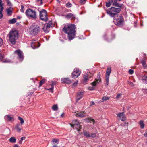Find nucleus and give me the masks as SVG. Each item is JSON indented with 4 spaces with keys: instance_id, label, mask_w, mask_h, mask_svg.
<instances>
[{
    "instance_id": "obj_1",
    "label": "nucleus",
    "mask_w": 147,
    "mask_h": 147,
    "mask_svg": "<svg viewBox=\"0 0 147 147\" xmlns=\"http://www.w3.org/2000/svg\"><path fill=\"white\" fill-rule=\"evenodd\" d=\"M76 28V26L73 24H70L65 26L62 29V30L67 34V37L69 40H72L75 37Z\"/></svg>"
},
{
    "instance_id": "obj_2",
    "label": "nucleus",
    "mask_w": 147,
    "mask_h": 147,
    "mask_svg": "<svg viewBox=\"0 0 147 147\" xmlns=\"http://www.w3.org/2000/svg\"><path fill=\"white\" fill-rule=\"evenodd\" d=\"M18 32L16 30L11 31L8 35L9 38V42L13 45H15L16 42V40L18 38Z\"/></svg>"
},
{
    "instance_id": "obj_3",
    "label": "nucleus",
    "mask_w": 147,
    "mask_h": 147,
    "mask_svg": "<svg viewBox=\"0 0 147 147\" xmlns=\"http://www.w3.org/2000/svg\"><path fill=\"white\" fill-rule=\"evenodd\" d=\"M31 33L34 35H36L40 31V28L37 25L34 24L32 25L31 27Z\"/></svg>"
},
{
    "instance_id": "obj_4",
    "label": "nucleus",
    "mask_w": 147,
    "mask_h": 147,
    "mask_svg": "<svg viewBox=\"0 0 147 147\" xmlns=\"http://www.w3.org/2000/svg\"><path fill=\"white\" fill-rule=\"evenodd\" d=\"M26 14L27 17L34 19L37 18V14L35 11L31 9H28L26 11Z\"/></svg>"
},
{
    "instance_id": "obj_5",
    "label": "nucleus",
    "mask_w": 147,
    "mask_h": 147,
    "mask_svg": "<svg viewBox=\"0 0 147 147\" xmlns=\"http://www.w3.org/2000/svg\"><path fill=\"white\" fill-rule=\"evenodd\" d=\"M38 10L39 12V17L40 19L42 21H46L48 20V18L47 16V11L45 9H42L41 10H39L38 9Z\"/></svg>"
},
{
    "instance_id": "obj_6",
    "label": "nucleus",
    "mask_w": 147,
    "mask_h": 147,
    "mask_svg": "<svg viewBox=\"0 0 147 147\" xmlns=\"http://www.w3.org/2000/svg\"><path fill=\"white\" fill-rule=\"evenodd\" d=\"M115 23L117 26H122L124 22V18L122 16H120L116 20L114 21Z\"/></svg>"
},
{
    "instance_id": "obj_7",
    "label": "nucleus",
    "mask_w": 147,
    "mask_h": 147,
    "mask_svg": "<svg viewBox=\"0 0 147 147\" xmlns=\"http://www.w3.org/2000/svg\"><path fill=\"white\" fill-rule=\"evenodd\" d=\"M111 72V67H108L107 69L106 72L105 74L106 84L107 85L109 84V81L110 75Z\"/></svg>"
},
{
    "instance_id": "obj_8",
    "label": "nucleus",
    "mask_w": 147,
    "mask_h": 147,
    "mask_svg": "<svg viewBox=\"0 0 147 147\" xmlns=\"http://www.w3.org/2000/svg\"><path fill=\"white\" fill-rule=\"evenodd\" d=\"M81 73V71L77 68L75 69L72 73V76L73 78H76L78 77Z\"/></svg>"
},
{
    "instance_id": "obj_9",
    "label": "nucleus",
    "mask_w": 147,
    "mask_h": 147,
    "mask_svg": "<svg viewBox=\"0 0 147 147\" xmlns=\"http://www.w3.org/2000/svg\"><path fill=\"white\" fill-rule=\"evenodd\" d=\"M97 77L98 78V79H95L94 81L91 83V84L93 86H96L97 83H99L101 81V78H100V73H99L97 75Z\"/></svg>"
},
{
    "instance_id": "obj_10",
    "label": "nucleus",
    "mask_w": 147,
    "mask_h": 147,
    "mask_svg": "<svg viewBox=\"0 0 147 147\" xmlns=\"http://www.w3.org/2000/svg\"><path fill=\"white\" fill-rule=\"evenodd\" d=\"M33 40L31 43V46L33 49H35L38 47L40 45V43L38 42H35Z\"/></svg>"
},
{
    "instance_id": "obj_11",
    "label": "nucleus",
    "mask_w": 147,
    "mask_h": 147,
    "mask_svg": "<svg viewBox=\"0 0 147 147\" xmlns=\"http://www.w3.org/2000/svg\"><path fill=\"white\" fill-rule=\"evenodd\" d=\"M22 125L20 123H18L16 125L14 129L17 132L20 133L22 129Z\"/></svg>"
},
{
    "instance_id": "obj_12",
    "label": "nucleus",
    "mask_w": 147,
    "mask_h": 147,
    "mask_svg": "<svg viewBox=\"0 0 147 147\" xmlns=\"http://www.w3.org/2000/svg\"><path fill=\"white\" fill-rule=\"evenodd\" d=\"M76 116L79 117H84L86 116V113L84 111L78 112L76 114Z\"/></svg>"
},
{
    "instance_id": "obj_13",
    "label": "nucleus",
    "mask_w": 147,
    "mask_h": 147,
    "mask_svg": "<svg viewBox=\"0 0 147 147\" xmlns=\"http://www.w3.org/2000/svg\"><path fill=\"white\" fill-rule=\"evenodd\" d=\"M65 17L67 19H71L72 20H74L76 19L75 15L72 13H69L67 14L65 16Z\"/></svg>"
},
{
    "instance_id": "obj_14",
    "label": "nucleus",
    "mask_w": 147,
    "mask_h": 147,
    "mask_svg": "<svg viewBox=\"0 0 147 147\" xmlns=\"http://www.w3.org/2000/svg\"><path fill=\"white\" fill-rule=\"evenodd\" d=\"M62 82L64 83L70 84L71 82V80L69 78H63L61 79Z\"/></svg>"
},
{
    "instance_id": "obj_15",
    "label": "nucleus",
    "mask_w": 147,
    "mask_h": 147,
    "mask_svg": "<svg viewBox=\"0 0 147 147\" xmlns=\"http://www.w3.org/2000/svg\"><path fill=\"white\" fill-rule=\"evenodd\" d=\"M2 3V1L0 0V19L2 18L3 17L2 11L4 9V7H3V5Z\"/></svg>"
},
{
    "instance_id": "obj_16",
    "label": "nucleus",
    "mask_w": 147,
    "mask_h": 147,
    "mask_svg": "<svg viewBox=\"0 0 147 147\" xmlns=\"http://www.w3.org/2000/svg\"><path fill=\"white\" fill-rule=\"evenodd\" d=\"M15 53L18 55L20 59H23V56L22 54V51L20 50H16L15 51Z\"/></svg>"
},
{
    "instance_id": "obj_17",
    "label": "nucleus",
    "mask_w": 147,
    "mask_h": 147,
    "mask_svg": "<svg viewBox=\"0 0 147 147\" xmlns=\"http://www.w3.org/2000/svg\"><path fill=\"white\" fill-rule=\"evenodd\" d=\"M117 116L120 118L122 121H123L125 119V117L124 115L123 112L118 113L117 115Z\"/></svg>"
},
{
    "instance_id": "obj_18",
    "label": "nucleus",
    "mask_w": 147,
    "mask_h": 147,
    "mask_svg": "<svg viewBox=\"0 0 147 147\" xmlns=\"http://www.w3.org/2000/svg\"><path fill=\"white\" fill-rule=\"evenodd\" d=\"M92 76V75L90 73H89V74L84 75L83 78L84 81H87L88 79L91 77Z\"/></svg>"
},
{
    "instance_id": "obj_19",
    "label": "nucleus",
    "mask_w": 147,
    "mask_h": 147,
    "mask_svg": "<svg viewBox=\"0 0 147 147\" xmlns=\"http://www.w3.org/2000/svg\"><path fill=\"white\" fill-rule=\"evenodd\" d=\"M51 25L49 24H47L46 26H44V27L42 28L43 30L45 32H48V29L50 27Z\"/></svg>"
},
{
    "instance_id": "obj_20",
    "label": "nucleus",
    "mask_w": 147,
    "mask_h": 147,
    "mask_svg": "<svg viewBox=\"0 0 147 147\" xmlns=\"http://www.w3.org/2000/svg\"><path fill=\"white\" fill-rule=\"evenodd\" d=\"M70 124L71 127L74 128V125H78L80 124V123L78 120H76L73 121L72 124L70 123Z\"/></svg>"
},
{
    "instance_id": "obj_21",
    "label": "nucleus",
    "mask_w": 147,
    "mask_h": 147,
    "mask_svg": "<svg viewBox=\"0 0 147 147\" xmlns=\"http://www.w3.org/2000/svg\"><path fill=\"white\" fill-rule=\"evenodd\" d=\"M83 92H81L78 93L77 94V96L76 99V100L78 101L80 100L83 96Z\"/></svg>"
},
{
    "instance_id": "obj_22",
    "label": "nucleus",
    "mask_w": 147,
    "mask_h": 147,
    "mask_svg": "<svg viewBox=\"0 0 147 147\" xmlns=\"http://www.w3.org/2000/svg\"><path fill=\"white\" fill-rule=\"evenodd\" d=\"M141 62L142 64V65L144 68H147V65L146 64L145 59V58L142 59L141 60Z\"/></svg>"
},
{
    "instance_id": "obj_23",
    "label": "nucleus",
    "mask_w": 147,
    "mask_h": 147,
    "mask_svg": "<svg viewBox=\"0 0 147 147\" xmlns=\"http://www.w3.org/2000/svg\"><path fill=\"white\" fill-rule=\"evenodd\" d=\"M113 3V0H108V1L107 2H106V6L107 7H110L112 3Z\"/></svg>"
},
{
    "instance_id": "obj_24",
    "label": "nucleus",
    "mask_w": 147,
    "mask_h": 147,
    "mask_svg": "<svg viewBox=\"0 0 147 147\" xmlns=\"http://www.w3.org/2000/svg\"><path fill=\"white\" fill-rule=\"evenodd\" d=\"M12 8L9 7L6 10L7 14L8 16L11 15L12 13Z\"/></svg>"
},
{
    "instance_id": "obj_25",
    "label": "nucleus",
    "mask_w": 147,
    "mask_h": 147,
    "mask_svg": "<svg viewBox=\"0 0 147 147\" xmlns=\"http://www.w3.org/2000/svg\"><path fill=\"white\" fill-rule=\"evenodd\" d=\"M142 79L143 82H144L147 84V73L145 74L142 76Z\"/></svg>"
},
{
    "instance_id": "obj_26",
    "label": "nucleus",
    "mask_w": 147,
    "mask_h": 147,
    "mask_svg": "<svg viewBox=\"0 0 147 147\" xmlns=\"http://www.w3.org/2000/svg\"><path fill=\"white\" fill-rule=\"evenodd\" d=\"M86 120L87 121V122H91V121H92L93 122V124H94V123L95 122L94 121V119H92L91 117L89 118H88V119H86Z\"/></svg>"
},
{
    "instance_id": "obj_27",
    "label": "nucleus",
    "mask_w": 147,
    "mask_h": 147,
    "mask_svg": "<svg viewBox=\"0 0 147 147\" xmlns=\"http://www.w3.org/2000/svg\"><path fill=\"white\" fill-rule=\"evenodd\" d=\"M74 127H75L76 128V129L78 131H80L81 129L82 128V127L80 124L77 125H74Z\"/></svg>"
},
{
    "instance_id": "obj_28",
    "label": "nucleus",
    "mask_w": 147,
    "mask_h": 147,
    "mask_svg": "<svg viewBox=\"0 0 147 147\" xmlns=\"http://www.w3.org/2000/svg\"><path fill=\"white\" fill-rule=\"evenodd\" d=\"M7 119L9 121H12L14 120L13 118V117H11L10 115H7L6 116Z\"/></svg>"
},
{
    "instance_id": "obj_29",
    "label": "nucleus",
    "mask_w": 147,
    "mask_h": 147,
    "mask_svg": "<svg viewBox=\"0 0 147 147\" xmlns=\"http://www.w3.org/2000/svg\"><path fill=\"white\" fill-rule=\"evenodd\" d=\"M9 141L11 142L14 143L16 142V139L14 137H11L9 139Z\"/></svg>"
},
{
    "instance_id": "obj_30",
    "label": "nucleus",
    "mask_w": 147,
    "mask_h": 147,
    "mask_svg": "<svg viewBox=\"0 0 147 147\" xmlns=\"http://www.w3.org/2000/svg\"><path fill=\"white\" fill-rule=\"evenodd\" d=\"M16 19L15 18H13L9 20V22L10 24H14L16 22Z\"/></svg>"
},
{
    "instance_id": "obj_31",
    "label": "nucleus",
    "mask_w": 147,
    "mask_h": 147,
    "mask_svg": "<svg viewBox=\"0 0 147 147\" xmlns=\"http://www.w3.org/2000/svg\"><path fill=\"white\" fill-rule=\"evenodd\" d=\"M139 124L140 125V127L141 128L143 129L144 127V124L143 123V121L141 120L139 122Z\"/></svg>"
},
{
    "instance_id": "obj_32",
    "label": "nucleus",
    "mask_w": 147,
    "mask_h": 147,
    "mask_svg": "<svg viewBox=\"0 0 147 147\" xmlns=\"http://www.w3.org/2000/svg\"><path fill=\"white\" fill-rule=\"evenodd\" d=\"M109 98L108 97L104 96L102 97V99L101 100V101L102 102H103L104 101H106L108 100Z\"/></svg>"
},
{
    "instance_id": "obj_33",
    "label": "nucleus",
    "mask_w": 147,
    "mask_h": 147,
    "mask_svg": "<svg viewBox=\"0 0 147 147\" xmlns=\"http://www.w3.org/2000/svg\"><path fill=\"white\" fill-rule=\"evenodd\" d=\"M52 109L55 111H57L58 110V106L56 105H54L52 107Z\"/></svg>"
},
{
    "instance_id": "obj_34",
    "label": "nucleus",
    "mask_w": 147,
    "mask_h": 147,
    "mask_svg": "<svg viewBox=\"0 0 147 147\" xmlns=\"http://www.w3.org/2000/svg\"><path fill=\"white\" fill-rule=\"evenodd\" d=\"M45 79H43L41 80L39 82V87H41L42 85L45 83Z\"/></svg>"
},
{
    "instance_id": "obj_35",
    "label": "nucleus",
    "mask_w": 147,
    "mask_h": 147,
    "mask_svg": "<svg viewBox=\"0 0 147 147\" xmlns=\"http://www.w3.org/2000/svg\"><path fill=\"white\" fill-rule=\"evenodd\" d=\"M18 119L20 121L21 123L20 124H21L22 125L24 123V120L21 117H18Z\"/></svg>"
},
{
    "instance_id": "obj_36",
    "label": "nucleus",
    "mask_w": 147,
    "mask_h": 147,
    "mask_svg": "<svg viewBox=\"0 0 147 147\" xmlns=\"http://www.w3.org/2000/svg\"><path fill=\"white\" fill-rule=\"evenodd\" d=\"M84 135L86 137H91V135L88 132H84Z\"/></svg>"
},
{
    "instance_id": "obj_37",
    "label": "nucleus",
    "mask_w": 147,
    "mask_h": 147,
    "mask_svg": "<svg viewBox=\"0 0 147 147\" xmlns=\"http://www.w3.org/2000/svg\"><path fill=\"white\" fill-rule=\"evenodd\" d=\"M66 6L68 8H70L71 7L72 5L70 2H68L66 4Z\"/></svg>"
},
{
    "instance_id": "obj_38",
    "label": "nucleus",
    "mask_w": 147,
    "mask_h": 147,
    "mask_svg": "<svg viewBox=\"0 0 147 147\" xmlns=\"http://www.w3.org/2000/svg\"><path fill=\"white\" fill-rule=\"evenodd\" d=\"M59 140L58 139H53L52 140V142H55L57 144H58Z\"/></svg>"
},
{
    "instance_id": "obj_39",
    "label": "nucleus",
    "mask_w": 147,
    "mask_h": 147,
    "mask_svg": "<svg viewBox=\"0 0 147 147\" xmlns=\"http://www.w3.org/2000/svg\"><path fill=\"white\" fill-rule=\"evenodd\" d=\"M4 55L2 53H0V61H2L4 58Z\"/></svg>"
},
{
    "instance_id": "obj_40",
    "label": "nucleus",
    "mask_w": 147,
    "mask_h": 147,
    "mask_svg": "<svg viewBox=\"0 0 147 147\" xmlns=\"http://www.w3.org/2000/svg\"><path fill=\"white\" fill-rule=\"evenodd\" d=\"M36 1L38 3H40V5H42L43 3V0H36Z\"/></svg>"
},
{
    "instance_id": "obj_41",
    "label": "nucleus",
    "mask_w": 147,
    "mask_h": 147,
    "mask_svg": "<svg viewBox=\"0 0 147 147\" xmlns=\"http://www.w3.org/2000/svg\"><path fill=\"white\" fill-rule=\"evenodd\" d=\"M21 9H20V11L22 13H23L24 11V6L22 5L21 6Z\"/></svg>"
},
{
    "instance_id": "obj_42",
    "label": "nucleus",
    "mask_w": 147,
    "mask_h": 147,
    "mask_svg": "<svg viewBox=\"0 0 147 147\" xmlns=\"http://www.w3.org/2000/svg\"><path fill=\"white\" fill-rule=\"evenodd\" d=\"M128 72L130 74H132L134 73V71L132 69H130L129 70Z\"/></svg>"
},
{
    "instance_id": "obj_43",
    "label": "nucleus",
    "mask_w": 147,
    "mask_h": 147,
    "mask_svg": "<svg viewBox=\"0 0 147 147\" xmlns=\"http://www.w3.org/2000/svg\"><path fill=\"white\" fill-rule=\"evenodd\" d=\"M128 84L131 87H133L134 86L133 83L131 82H128Z\"/></svg>"
},
{
    "instance_id": "obj_44",
    "label": "nucleus",
    "mask_w": 147,
    "mask_h": 147,
    "mask_svg": "<svg viewBox=\"0 0 147 147\" xmlns=\"http://www.w3.org/2000/svg\"><path fill=\"white\" fill-rule=\"evenodd\" d=\"M54 88V87L53 86H51V87L49 89H48V90H50L51 92H52L53 91V90Z\"/></svg>"
},
{
    "instance_id": "obj_45",
    "label": "nucleus",
    "mask_w": 147,
    "mask_h": 147,
    "mask_svg": "<svg viewBox=\"0 0 147 147\" xmlns=\"http://www.w3.org/2000/svg\"><path fill=\"white\" fill-rule=\"evenodd\" d=\"M3 43V42L2 39L0 38V47H1Z\"/></svg>"
},
{
    "instance_id": "obj_46",
    "label": "nucleus",
    "mask_w": 147,
    "mask_h": 147,
    "mask_svg": "<svg viewBox=\"0 0 147 147\" xmlns=\"http://www.w3.org/2000/svg\"><path fill=\"white\" fill-rule=\"evenodd\" d=\"M91 137L93 138L95 137L96 136V134L95 133L91 134Z\"/></svg>"
},
{
    "instance_id": "obj_47",
    "label": "nucleus",
    "mask_w": 147,
    "mask_h": 147,
    "mask_svg": "<svg viewBox=\"0 0 147 147\" xmlns=\"http://www.w3.org/2000/svg\"><path fill=\"white\" fill-rule=\"evenodd\" d=\"M95 103L94 101H91L90 102V107L92 105H95Z\"/></svg>"
},
{
    "instance_id": "obj_48",
    "label": "nucleus",
    "mask_w": 147,
    "mask_h": 147,
    "mask_svg": "<svg viewBox=\"0 0 147 147\" xmlns=\"http://www.w3.org/2000/svg\"><path fill=\"white\" fill-rule=\"evenodd\" d=\"M56 84V82L55 81H52V84H51V86H53L54 87V85H55Z\"/></svg>"
},
{
    "instance_id": "obj_49",
    "label": "nucleus",
    "mask_w": 147,
    "mask_h": 147,
    "mask_svg": "<svg viewBox=\"0 0 147 147\" xmlns=\"http://www.w3.org/2000/svg\"><path fill=\"white\" fill-rule=\"evenodd\" d=\"M6 1L8 5L9 6L11 5V3L9 0H7Z\"/></svg>"
},
{
    "instance_id": "obj_50",
    "label": "nucleus",
    "mask_w": 147,
    "mask_h": 147,
    "mask_svg": "<svg viewBox=\"0 0 147 147\" xmlns=\"http://www.w3.org/2000/svg\"><path fill=\"white\" fill-rule=\"evenodd\" d=\"M88 89L90 90H92L94 89V88L93 87H89Z\"/></svg>"
},
{
    "instance_id": "obj_51",
    "label": "nucleus",
    "mask_w": 147,
    "mask_h": 147,
    "mask_svg": "<svg viewBox=\"0 0 147 147\" xmlns=\"http://www.w3.org/2000/svg\"><path fill=\"white\" fill-rule=\"evenodd\" d=\"M78 81L76 82L73 84V86H77L78 84Z\"/></svg>"
},
{
    "instance_id": "obj_52",
    "label": "nucleus",
    "mask_w": 147,
    "mask_h": 147,
    "mask_svg": "<svg viewBox=\"0 0 147 147\" xmlns=\"http://www.w3.org/2000/svg\"><path fill=\"white\" fill-rule=\"evenodd\" d=\"M121 95V94H118L117 96V98H119V97H120Z\"/></svg>"
},
{
    "instance_id": "obj_53",
    "label": "nucleus",
    "mask_w": 147,
    "mask_h": 147,
    "mask_svg": "<svg viewBox=\"0 0 147 147\" xmlns=\"http://www.w3.org/2000/svg\"><path fill=\"white\" fill-rule=\"evenodd\" d=\"M26 138L25 137H22L21 138V140L22 141L24 140Z\"/></svg>"
},
{
    "instance_id": "obj_54",
    "label": "nucleus",
    "mask_w": 147,
    "mask_h": 147,
    "mask_svg": "<svg viewBox=\"0 0 147 147\" xmlns=\"http://www.w3.org/2000/svg\"><path fill=\"white\" fill-rule=\"evenodd\" d=\"M85 0H81L80 1V2L81 3H82L84 2L85 1Z\"/></svg>"
},
{
    "instance_id": "obj_55",
    "label": "nucleus",
    "mask_w": 147,
    "mask_h": 147,
    "mask_svg": "<svg viewBox=\"0 0 147 147\" xmlns=\"http://www.w3.org/2000/svg\"><path fill=\"white\" fill-rule=\"evenodd\" d=\"M144 136L147 137V131L144 134Z\"/></svg>"
},
{
    "instance_id": "obj_56",
    "label": "nucleus",
    "mask_w": 147,
    "mask_h": 147,
    "mask_svg": "<svg viewBox=\"0 0 147 147\" xmlns=\"http://www.w3.org/2000/svg\"><path fill=\"white\" fill-rule=\"evenodd\" d=\"M144 92L146 94H147V89H144Z\"/></svg>"
},
{
    "instance_id": "obj_57",
    "label": "nucleus",
    "mask_w": 147,
    "mask_h": 147,
    "mask_svg": "<svg viewBox=\"0 0 147 147\" xmlns=\"http://www.w3.org/2000/svg\"><path fill=\"white\" fill-rule=\"evenodd\" d=\"M14 147H19V146L18 145L16 144L14 145Z\"/></svg>"
},
{
    "instance_id": "obj_58",
    "label": "nucleus",
    "mask_w": 147,
    "mask_h": 147,
    "mask_svg": "<svg viewBox=\"0 0 147 147\" xmlns=\"http://www.w3.org/2000/svg\"><path fill=\"white\" fill-rule=\"evenodd\" d=\"M18 143L20 144H21L22 143V141L21 140H20Z\"/></svg>"
},
{
    "instance_id": "obj_59",
    "label": "nucleus",
    "mask_w": 147,
    "mask_h": 147,
    "mask_svg": "<svg viewBox=\"0 0 147 147\" xmlns=\"http://www.w3.org/2000/svg\"><path fill=\"white\" fill-rule=\"evenodd\" d=\"M64 113H63L62 114H61V117H63V116L64 115Z\"/></svg>"
},
{
    "instance_id": "obj_60",
    "label": "nucleus",
    "mask_w": 147,
    "mask_h": 147,
    "mask_svg": "<svg viewBox=\"0 0 147 147\" xmlns=\"http://www.w3.org/2000/svg\"><path fill=\"white\" fill-rule=\"evenodd\" d=\"M52 147H58L56 145H54Z\"/></svg>"
},
{
    "instance_id": "obj_61",
    "label": "nucleus",
    "mask_w": 147,
    "mask_h": 147,
    "mask_svg": "<svg viewBox=\"0 0 147 147\" xmlns=\"http://www.w3.org/2000/svg\"><path fill=\"white\" fill-rule=\"evenodd\" d=\"M17 18L19 19H20L21 18V17L20 16H18L17 17Z\"/></svg>"
},
{
    "instance_id": "obj_62",
    "label": "nucleus",
    "mask_w": 147,
    "mask_h": 147,
    "mask_svg": "<svg viewBox=\"0 0 147 147\" xmlns=\"http://www.w3.org/2000/svg\"><path fill=\"white\" fill-rule=\"evenodd\" d=\"M33 92H32L31 93H30V94H33Z\"/></svg>"
},
{
    "instance_id": "obj_63",
    "label": "nucleus",
    "mask_w": 147,
    "mask_h": 147,
    "mask_svg": "<svg viewBox=\"0 0 147 147\" xmlns=\"http://www.w3.org/2000/svg\"><path fill=\"white\" fill-rule=\"evenodd\" d=\"M146 144H147V141L146 142Z\"/></svg>"
}]
</instances>
